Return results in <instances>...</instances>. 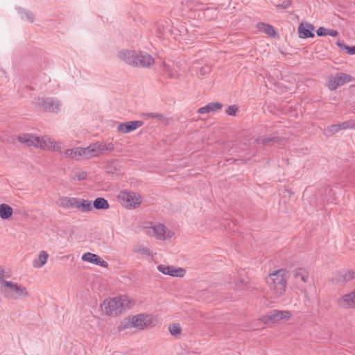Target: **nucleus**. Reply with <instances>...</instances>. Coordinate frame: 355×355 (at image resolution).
Returning a JSON list of instances; mask_svg holds the SVG:
<instances>
[{
	"label": "nucleus",
	"instance_id": "16",
	"mask_svg": "<svg viewBox=\"0 0 355 355\" xmlns=\"http://www.w3.org/2000/svg\"><path fill=\"white\" fill-rule=\"evenodd\" d=\"M77 199L73 197H62L57 200V205L64 209H73L77 207Z\"/></svg>",
	"mask_w": 355,
	"mask_h": 355
},
{
	"label": "nucleus",
	"instance_id": "34",
	"mask_svg": "<svg viewBox=\"0 0 355 355\" xmlns=\"http://www.w3.org/2000/svg\"><path fill=\"white\" fill-rule=\"evenodd\" d=\"M19 12L21 15V17L23 19L27 20L29 22H33L34 21V15L29 12L26 10L25 9L21 8L19 10Z\"/></svg>",
	"mask_w": 355,
	"mask_h": 355
},
{
	"label": "nucleus",
	"instance_id": "3",
	"mask_svg": "<svg viewBox=\"0 0 355 355\" xmlns=\"http://www.w3.org/2000/svg\"><path fill=\"white\" fill-rule=\"evenodd\" d=\"M287 271L286 269H279L270 273L266 277V282L269 290L275 297L282 296L286 289Z\"/></svg>",
	"mask_w": 355,
	"mask_h": 355
},
{
	"label": "nucleus",
	"instance_id": "6",
	"mask_svg": "<svg viewBox=\"0 0 355 355\" xmlns=\"http://www.w3.org/2000/svg\"><path fill=\"white\" fill-rule=\"evenodd\" d=\"M134 323V328L139 330L148 327H154L157 324V319L150 314L140 313L132 316Z\"/></svg>",
	"mask_w": 355,
	"mask_h": 355
},
{
	"label": "nucleus",
	"instance_id": "18",
	"mask_svg": "<svg viewBox=\"0 0 355 355\" xmlns=\"http://www.w3.org/2000/svg\"><path fill=\"white\" fill-rule=\"evenodd\" d=\"M42 107L46 111L56 112L60 110V103L52 98L42 99Z\"/></svg>",
	"mask_w": 355,
	"mask_h": 355
},
{
	"label": "nucleus",
	"instance_id": "23",
	"mask_svg": "<svg viewBox=\"0 0 355 355\" xmlns=\"http://www.w3.org/2000/svg\"><path fill=\"white\" fill-rule=\"evenodd\" d=\"M80 153V159L97 157L94 144L87 148H78Z\"/></svg>",
	"mask_w": 355,
	"mask_h": 355
},
{
	"label": "nucleus",
	"instance_id": "4",
	"mask_svg": "<svg viewBox=\"0 0 355 355\" xmlns=\"http://www.w3.org/2000/svg\"><path fill=\"white\" fill-rule=\"evenodd\" d=\"M1 284L6 288L4 294L7 297L19 299L29 296L28 292L25 287L18 286L15 283L6 280H2Z\"/></svg>",
	"mask_w": 355,
	"mask_h": 355
},
{
	"label": "nucleus",
	"instance_id": "41",
	"mask_svg": "<svg viewBox=\"0 0 355 355\" xmlns=\"http://www.w3.org/2000/svg\"><path fill=\"white\" fill-rule=\"evenodd\" d=\"M258 141L259 142H261L262 144H268L271 141H273V139L271 137H259L258 139Z\"/></svg>",
	"mask_w": 355,
	"mask_h": 355
},
{
	"label": "nucleus",
	"instance_id": "28",
	"mask_svg": "<svg viewBox=\"0 0 355 355\" xmlns=\"http://www.w3.org/2000/svg\"><path fill=\"white\" fill-rule=\"evenodd\" d=\"M316 33L318 36H327L329 35L331 37H336L338 35V32L335 29H328L324 27H320L317 31Z\"/></svg>",
	"mask_w": 355,
	"mask_h": 355
},
{
	"label": "nucleus",
	"instance_id": "37",
	"mask_svg": "<svg viewBox=\"0 0 355 355\" xmlns=\"http://www.w3.org/2000/svg\"><path fill=\"white\" fill-rule=\"evenodd\" d=\"M145 116L146 119L154 118V119H157L158 120H162V119H164V117L162 114H158V113H153V112L147 113L145 114Z\"/></svg>",
	"mask_w": 355,
	"mask_h": 355
},
{
	"label": "nucleus",
	"instance_id": "27",
	"mask_svg": "<svg viewBox=\"0 0 355 355\" xmlns=\"http://www.w3.org/2000/svg\"><path fill=\"white\" fill-rule=\"evenodd\" d=\"M12 214V209L11 207L6 204H1L0 205V217L2 219H8Z\"/></svg>",
	"mask_w": 355,
	"mask_h": 355
},
{
	"label": "nucleus",
	"instance_id": "10",
	"mask_svg": "<svg viewBox=\"0 0 355 355\" xmlns=\"http://www.w3.org/2000/svg\"><path fill=\"white\" fill-rule=\"evenodd\" d=\"M355 128V121H346L340 123L333 124L324 129L323 134L329 137L341 130Z\"/></svg>",
	"mask_w": 355,
	"mask_h": 355
},
{
	"label": "nucleus",
	"instance_id": "7",
	"mask_svg": "<svg viewBox=\"0 0 355 355\" xmlns=\"http://www.w3.org/2000/svg\"><path fill=\"white\" fill-rule=\"evenodd\" d=\"M293 275L298 288L303 293L306 292V285L310 284L309 272L304 268H298L293 270Z\"/></svg>",
	"mask_w": 355,
	"mask_h": 355
},
{
	"label": "nucleus",
	"instance_id": "11",
	"mask_svg": "<svg viewBox=\"0 0 355 355\" xmlns=\"http://www.w3.org/2000/svg\"><path fill=\"white\" fill-rule=\"evenodd\" d=\"M18 141L27 146L39 147L43 149L44 137H39L30 134H23L18 136Z\"/></svg>",
	"mask_w": 355,
	"mask_h": 355
},
{
	"label": "nucleus",
	"instance_id": "1",
	"mask_svg": "<svg viewBox=\"0 0 355 355\" xmlns=\"http://www.w3.org/2000/svg\"><path fill=\"white\" fill-rule=\"evenodd\" d=\"M135 304V300L126 295H120L114 297L105 299L102 310L108 316L116 317L126 312Z\"/></svg>",
	"mask_w": 355,
	"mask_h": 355
},
{
	"label": "nucleus",
	"instance_id": "35",
	"mask_svg": "<svg viewBox=\"0 0 355 355\" xmlns=\"http://www.w3.org/2000/svg\"><path fill=\"white\" fill-rule=\"evenodd\" d=\"M239 108L236 105H230L226 110V113L230 116H235Z\"/></svg>",
	"mask_w": 355,
	"mask_h": 355
},
{
	"label": "nucleus",
	"instance_id": "20",
	"mask_svg": "<svg viewBox=\"0 0 355 355\" xmlns=\"http://www.w3.org/2000/svg\"><path fill=\"white\" fill-rule=\"evenodd\" d=\"M223 107L222 103L219 102H211L205 106L200 107L198 110V113L203 114L206 113L213 112L220 110Z\"/></svg>",
	"mask_w": 355,
	"mask_h": 355
},
{
	"label": "nucleus",
	"instance_id": "43",
	"mask_svg": "<svg viewBox=\"0 0 355 355\" xmlns=\"http://www.w3.org/2000/svg\"><path fill=\"white\" fill-rule=\"evenodd\" d=\"M288 3H286V5H285V4L278 5L277 7H282L283 8H286L288 7Z\"/></svg>",
	"mask_w": 355,
	"mask_h": 355
},
{
	"label": "nucleus",
	"instance_id": "19",
	"mask_svg": "<svg viewBox=\"0 0 355 355\" xmlns=\"http://www.w3.org/2000/svg\"><path fill=\"white\" fill-rule=\"evenodd\" d=\"M60 142H57L53 139L44 137V141H43V149L53 150L59 153H62V146Z\"/></svg>",
	"mask_w": 355,
	"mask_h": 355
},
{
	"label": "nucleus",
	"instance_id": "32",
	"mask_svg": "<svg viewBox=\"0 0 355 355\" xmlns=\"http://www.w3.org/2000/svg\"><path fill=\"white\" fill-rule=\"evenodd\" d=\"M78 150H79L78 148L68 149L64 152V154L67 157H71L73 159H80V153Z\"/></svg>",
	"mask_w": 355,
	"mask_h": 355
},
{
	"label": "nucleus",
	"instance_id": "44",
	"mask_svg": "<svg viewBox=\"0 0 355 355\" xmlns=\"http://www.w3.org/2000/svg\"><path fill=\"white\" fill-rule=\"evenodd\" d=\"M241 284H245V282H244V280H243V279H242V280L241 281Z\"/></svg>",
	"mask_w": 355,
	"mask_h": 355
},
{
	"label": "nucleus",
	"instance_id": "22",
	"mask_svg": "<svg viewBox=\"0 0 355 355\" xmlns=\"http://www.w3.org/2000/svg\"><path fill=\"white\" fill-rule=\"evenodd\" d=\"M257 27L260 32L264 33L269 37H274L277 34L275 28L270 24L266 23H259L257 24Z\"/></svg>",
	"mask_w": 355,
	"mask_h": 355
},
{
	"label": "nucleus",
	"instance_id": "25",
	"mask_svg": "<svg viewBox=\"0 0 355 355\" xmlns=\"http://www.w3.org/2000/svg\"><path fill=\"white\" fill-rule=\"evenodd\" d=\"M48 257V253L44 250H42L39 254L38 258L33 261V267L36 268H42L46 263Z\"/></svg>",
	"mask_w": 355,
	"mask_h": 355
},
{
	"label": "nucleus",
	"instance_id": "24",
	"mask_svg": "<svg viewBox=\"0 0 355 355\" xmlns=\"http://www.w3.org/2000/svg\"><path fill=\"white\" fill-rule=\"evenodd\" d=\"M77 209H80L82 212L91 211L93 209L92 201L85 199H77Z\"/></svg>",
	"mask_w": 355,
	"mask_h": 355
},
{
	"label": "nucleus",
	"instance_id": "13",
	"mask_svg": "<svg viewBox=\"0 0 355 355\" xmlns=\"http://www.w3.org/2000/svg\"><path fill=\"white\" fill-rule=\"evenodd\" d=\"M143 125L144 122L142 121H132L121 123L117 126V131L121 134H127L141 127Z\"/></svg>",
	"mask_w": 355,
	"mask_h": 355
},
{
	"label": "nucleus",
	"instance_id": "8",
	"mask_svg": "<svg viewBox=\"0 0 355 355\" xmlns=\"http://www.w3.org/2000/svg\"><path fill=\"white\" fill-rule=\"evenodd\" d=\"M147 229V234L148 235L154 236L161 241L169 239L173 235L171 231L168 230L164 225L161 223L148 227Z\"/></svg>",
	"mask_w": 355,
	"mask_h": 355
},
{
	"label": "nucleus",
	"instance_id": "38",
	"mask_svg": "<svg viewBox=\"0 0 355 355\" xmlns=\"http://www.w3.org/2000/svg\"><path fill=\"white\" fill-rule=\"evenodd\" d=\"M87 173L85 171H80L75 174L73 179H76L79 181L83 180L87 178Z\"/></svg>",
	"mask_w": 355,
	"mask_h": 355
},
{
	"label": "nucleus",
	"instance_id": "31",
	"mask_svg": "<svg viewBox=\"0 0 355 355\" xmlns=\"http://www.w3.org/2000/svg\"><path fill=\"white\" fill-rule=\"evenodd\" d=\"M337 46L340 49L341 51H345L348 55H355V46H349L343 41L338 40L337 42Z\"/></svg>",
	"mask_w": 355,
	"mask_h": 355
},
{
	"label": "nucleus",
	"instance_id": "21",
	"mask_svg": "<svg viewBox=\"0 0 355 355\" xmlns=\"http://www.w3.org/2000/svg\"><path fill=\"white\" fill-rule=\"evenodd\" d=\"M338 303V305L343 308H355V303L352 293L344 295L340 299H339Z\"/></svg>",
	"mask_w": 355,
	"mask_h": 355
},
{
	"label": "nucleus",
	"instance_id": "40",
	"mask_svg": "<svg viewBox=\"0 0 355 355\" xmlns=\"http://www.w3.org/2000/svg\"><path fill=\"white\" fill-rule=\"evenodd\" d=\"M355 278V272H347L345 273L344 276V279L345 281H349Z\"/></svg>",
	"mask_w": 355,
	"mask_h": 355
},
{
	"label": "nucleus",
	"instance_id": "39",
	"mask_svg": "<svg viewBox=\"0 0 355 355\" xmlns=\"http://www.w3.org/2000/svg\"><path fill=\"white\" fill-rule=\"evenodd\" d=\"M340 86H342V85H338V83L337 82V79L335 77L330 82L329 87H330L331 89H337L338 87H339Z\"/></svg>",
	"mask_w": 355,
	"mask_h": 355
},
{
	"label": "nucleus",
	"instance_id": "15",
	"mask_svg": "<svg viewBox=\"0 0 355 355\" xmlns=\"http://www.w3.org/2000/svg\"><path fill=\"white\" fill-rule=\"evenodd\" d=\"M82 259L84 261H87L89 263H94L96 266H100L102 267H107V263L103 260L100 257H98L96 254H93L91 252H86L82 256Z\"/></svg>",
	"mask_w": 355,
	"mask_h": 355
},
{
	"label": "nucleus",
	"instance_id": "42",
	"mask_svg": "<svg viewBox=\"0 0 355 355\" xmlns=\"http://www.w3.org/2000/svg\"><path fill=\"white\" fill-rule=\"evenodd\" d=\"M5 270L3 267H0V279L3 280L5 277Z\"/></svg>",
	"mask_w": 355,
	"mask_h": 355
},
{
	"label": "nucleus",
	"instance_id": "14",
	"mask_svg": "<svg viewBox=\"0 0 355 355\" xmlns=\"http://www.w3.org/2000/svg\"><path fill=\"white\" fill-rule=\"evenodd\" d=\"M314 26L309 22H302L297 28L299 37L302 39L307 37H313L315 36L313 33Z\"/></svg>",
	"mask_w": 355,
	"mask_h": 355
},
{
	"label": "nucleus",
	"instance_id": "30",
	"mask_svg": "<svg viewBox=\"0 0 355 355\" xmlns=\"http://www.w3.org/2000/svg\"><path fill=\"white\" fill-rule=\"evenodd\" d=\"M335 78L337 79L338 85H344L345 83L351 82L353 79L352 76L344 73H337Z\"/></svg>",
	"mask_w": 355,
	"mask_h": 355
},
{
	"label": "nucleus",
	"instance_id": "33",
	"mask_svg": "<svg viewBox=\"0 0 355 355\" xmlns=\"http://www.w3.org/2000/svg\"><path fill=\"white\" fill-rule=\"evenodd\" d=\"M168 330L170 334L173 336H178L182 333V329L180 327V324L178 323H173L169 325Z\"/></svg>",
	"mask_w": 355,
	"mask_h": 355
},
{
	"label": "nucleus",
	"instance_id": "26",
	"mask_svg": "<svg viewBox=\"0 0 355 355\" xmlns=\"http://www.w3.org/2000/svg\"><path fill=\"white\" fill-rule=\"evenodd\" d=\"M93 209H96L97 210L104 209L106 210L110 208V205L107 200L103 198H96L92 204Z\"/></svg>",
	"mask_w": 355,
	"mask_h": 355
},
{
	"label": "nucleus",
	"instance_id": "9",
	"mask_svg": "<svg viewBox=\"0 0 355 355\" xmlns=\"http://www.w3.org/2000/svg\"><path fill=\"white\" fill-rule=\"evenodd\" d=\"M291 316L292 314L289 311L272 310L268 315L262 316L260 320L268 324L276 323L283 319L288 320Z\"/></svg>",
	"mask_w": 355,
	"mask_h": 355
},
{
	"label": "nucleus",
	"instance_id": "12",
	"mask_svg": "<svg viewBox=\"0 0 355 355\" xmlns=\"http://www.w3.org/2000/svg\"><path fill=\"white\" fill-rule=\"evenodd\" d=\"M158 270L167 275L176 277H182L184 276L186 271L182 268H175L173 266L160 264L157 266Z\"/></svg>",
	"mask_w": 355,
	"mask_h": 355
},
{
	"label": "nucleus",
	"instance_id": "5",
	"mask_svg": "<svg viewBox=\"0 0 355 355\" xmlns=\"http://www.w3.org/2000/svg\"><path fill=\"white\" fill-rule=\"evenodd\" d=\"M117 199L126 208H135L141 203V196L139 193L127 190L121 191Z\"/></svg>",
	"mask_w": 355,
	"mask_h": 355
},
{
	"label": "nucleus",
	"instance_id": "2",
	"mask_svg": "<svg viewBox=\"0 0 355 355\" xmlns=\"http://www.w3.org/2000/svg\"><path fill=\"white\" fill-rule=\"evenodd\" d=\"M119 57L126 64L137 67H149L155 62L154 58L148 53L133 50L121 51Z\"/></svg>",
	"mask_w": 355,
	"mask_h": 355
},
{
	"label": "nucleus",
	"instance_id": "17",
	"mask_svg": "<svg viewBox=\"0 0 355 355\" xmlns=\"http://www.w3.org/2000/svg\"><path fill=\"white\" fill-rule=\"evenodd\" d=\"M96 154L97 156L103 153H110L114 149V146L112 143H105V142H96L94 144Z\"/></svg>",
	"mask_w": 355,
	"mask_h": 355
},
{
	"label": "nucleus",
	"instance_id": "29",
	"mask_svg": "<svg viewBox=\"0 0 355 355\" xmlns=\"http://www.w3.org/2000/svg\"><path fill=\"white\" fill-rule=\"evenodd\" d=\"M134 323L132 316L128 318H125L120 323L118 327V330L119 331H124L126 329L134 327Z\"/></svg>",
	"mask_w": 355,
	"mask_h": 355
},
{
	"label": "nucleus",
	"instance_id": "36",
	"mask_svg": "<svg viewBox=\"0 0 355 355\" xmlns=\"http://www.w3.org/2000/svg\"><path fill=\"white\" fill-rule=\"evenodd\" d=\"M137 251L141 254H146V255H148V256H150L152 255V251L150 250V248H145L144 246H139L138 247V249L137 250Z\"/></svg>",
	"mask_w": 355,
	"mask_h": 355
}]
</instances>
